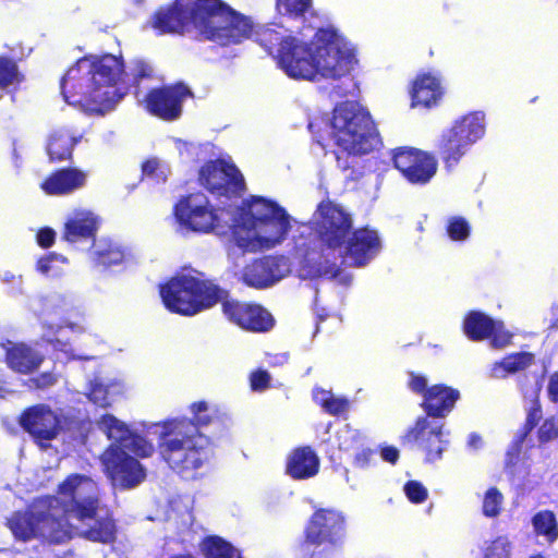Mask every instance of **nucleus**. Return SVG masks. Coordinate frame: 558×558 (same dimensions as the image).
Masks as SVG:
<instances>
[{
	"label": "nucleus",
	"mask_w": 558,
	"mask_h": 558,
	"mask_svg": "<svg viewBox=\"0 0 558 558\" xmlns=\"http://www.w3.org/2000/svg\"><path fill=\"white\" fill-rule=\"evenodd\" d=\"M407 498L413 504H423L428 498L427 488L418 481H409L403 486Z\"/></svg>",
	"instance_id": "864d4df0"
},
{
	"label": "nucleus",
	"mask_w": 558,
	"mask_h": 558,
	"mask_svg": "<svg viewBox=\"0 0 558 558\" xmlns=\"http://www.w3.org/2000/svg\"><path fill=\"white\" fill-rule=\"evenodd\" d=\"M123 74L121 58L112 54L83 57L62 76L61 94L68 104L84 112L104 116L128 93L126 88L116 86Z\"/></svg>",
	"instance_id": "f03ea898"
},
{
	"label": "nucleus",
	"mask_w": 558,
	"mask_h": 558,
	"mask_svg": "<svg viewBox=\"0 0 558 558\" xmlns=\"http://www.w3.org/2000/svg\"><path fill=\"white\" fill-rule=\"evenodd\" d=\"M250 383H251L252 390H255V391L265 390L270 385V375L265 369H257L251 374Z\"/></svg>",
	"instance_id": "6e6d98bb"
},
{
	"label": "nucleus",
	"mask_w": 558,
	"mask_h": 558,
	"mask_svg": "<svg viewBox=\"0 0 558 558\" xmlns=\"http://www.w3.org/2000/svg\"><path fill=\"white\" fill-rule=\"evenodd\" d=\"M303 267L306 270V275L311 278H336L340 272V267L338 266L336 258H323V255L317 259L314 257H307Z\"/></svg>",
	"instance_id": "4c0bfd02"
},
{
	"label": "nucleus",
	"mask_w": 558,
	"mask_h": 558,
	"mask_svg": "<svg viewBox=\"0 0 558 558\" xmlns=\"http://www.w3.org/2000/svg\"><path fill=\"white\" fill-rule=\"evenodd\" d=\"M444 434V423L428 414L416 418L414 425L403 435V441L415 444L422 439Z\"/></svg>",
	"instance_id": "7c9ffc66"
},
{
	"label": "nucleus",
	"mask_w": 558,
	"mask_h": 558,
	"mask_svg": "<svg viewBox=\"0 0 558 558\" xmlns=\"http://www.w3.org/2000/svg\"><path fill=\"white\" fill-rule=\"evenodd\" d=\"M288 271L283 256H264L248 264L242 274V281L252 288L263 289L282 279Z\"/></svg>",
	"instance_id": "6ab92c4d"
},
{
	"label": "nucleus",
	"mask_w": 558,
	"mask_h": 558,
	"mask_svg": "<svg viewBox=\"0 0 558 558\" xmlns=\"http://www.w3.org/2000/svg\"><path fill=\"white\" fill-rule=\"evenodd\" d=\"M519 451H520V444H519V441H515L512 445V447L509 449V451L507 452L509 463H513V459L518 457Z\"/></svg>",
	"instance_id": "774afa93"
},
{
	"label": "nucleus",
	"mask_w": 558,
	"mask_h": 558,
	"mask_svg": "<svg viewBox=\"0 0 558 558\" xmlns=\"http://www.w3.org/2000/svg\"><path fill=\"white\" fill-rule=\"evenodd\" d=\"M331 137L348 156H364L380 143V135L371 114L355 104L337 105L331 117Z\"/></svg>",
	"instance_id": "0eeeda50"
},
{
	"label": "nucleus",
	"mask_w": 558,
	"mask_h": 558,
	"mask_svg": "<svg viewBox=\"0 0 558 558\" xmlns=\"http://www.w3.org/2000/svg\"><path fill=\"white\" fill-rule=\"evenodd\" d=\"M99 217L85 209L74 210L64 222L62 239L69 243L94 240L99 228Z\"/></svg>",
	"instance_id": "a878e982"
},
{
	"label": "nucleus",
	"mask_w": 558,
	"mask_h": 558,
	"mask_svg": "<svg viewBox=\"0 0 558 558\" xmlns=\"http://www.w3.org/2000/svg\"><path fill=\"white\" fill-rule=\"evenodd\" d=\"M131 81L130 86L133 88V94L138 97L141 94V82L143 80H153L155 72L153 65L144 59H134L131 66Z\"/></svg>",
	"instance_id": "79ce46f5"
},
{
	"label": "nucleus",
	"mask_w": 558,
	"mask_h": 558,
	"mask_svg": "<svg viewBox=\"0 0 558 558\" xmlns=\"http://www.w3.org/2000/svg\"><path fill=\"white\" fill-rule=\"evenodd\" d=\"M57 259L56 253H48L37 260L36 268L41 274H48L51 269V263Z\"/></svg>",
	"instance_id": "052dcab7"
},
{
	"label": "nucleus",
	"mask_w": 558,
	"mask_h": 558,
	"mask_svg": "<svg viewBox=\"0 0 558 558\" xmlns=\"http://www.w3.org/2000/svg\"><path fill=\"white\" fill-rule=\"evenodd\" d=\"M31 383L37 389H46L57 383V377L50 372H44L31 378Z\"/></svg>",
	"instance_id": "13d9d810"
},
{
	"label": "nucleus",
	"mask_w": 558,
	"mask_h": 558,
	"mask_svg": "<svg viewBox=\"0 0 558 558\" xmlns=\"http://www.w3.org/2000/svg\"><path fill=\"white\" fill-rule=\"evenodd\" d=\"M194 97L190 86L183 81H178L149 88L142 105L150 116L165 122H174L181 119L184 102Z\"/></svg>",
	"instance_id": "4468645a"
},
{
	"label": "nucleus",
	"mask_w": 558,
	"mask_h": 558,
	"mask_svg": "<svg viewBox=\"0 0 558 558\" xmlns=\"http://www.w3.org/2000/svg\"><path fill=\"white\" fill-rule=\"evenodd\" d=\"M99 428L106 434L112 442L110 445H119L123 449L124 442L130 438L131 429L128 425L119 421L112 414H104L99 422Z\"/></svg>",
	"instance_id": "c9c22d12"
},
{
	"label": "nucleus",
	"mask_w": 558,
	"mask_h": 558,
	"mask_svg": "<svg viewBox=\"0 0 558 558\" xmlns=\"http://www.w3.org/2000/svg\"><path fill=\"white\" fill-rule=\"evenodd\" d=\"M23 76L19 72V66L12 59L0 56V88H7L13 84H19Z\"/></svg>",
	"instance_id": "a18cd8bd"
},
{
	"label": "nucleus",
	"mask_w": 558,
	"mask_h": 558,
	"mask_svg": "<svg viewBox=\"0 0 558 558\" xmlns=\"http://www.w3.org/2000/svg\"><path fill=\"white\" fill-rule=\"evenodd\" d=\"M246 215L256 241L267 248L281 243L291 229L287 210L262 196L252 197Z\"/></svg>",
	"instance_id": "9d476101"
},
{
	"label": "nucleus",
	"mask_w": 558,
	"mask_h": 558,
	"mask_svg": "<svg viewBox=\"0 0 558 558\" xmlns=\"http://www.w3.org/2000/svg\"><path fill=\"white\" fill-rule=\"evenodd\" d=\"M535 362L534 354L530 352H517L496 361L489 367L488 376L494 379H504L509 375L524 371Z\"/></svg>",
	"instance_id": "c756f323"
},
{
	"label": "nucleus",
	"mask_w": 558,
	"mask_h": 558,
	"mask_svg": "<svg viewBox=\"0 0 558 558\" xmlns=\"http://www.w3.org/2000/svg\"><path fill=\"white\" fill-rule=\"evenodd\" d=\"M125 250L113 242H107L95 251L94 263L96 266L108 269L125 262Z\"/></svg>",
	"instance_id": "e433bc0d"
},
{
	"label": "nucleus",
	"mask_w": 558,
	"mask_h": 558,
	"mask_svg": "<svg viewBox=\"0 0 558 558\" xmlns=\"http://www.w3.org/2000/svg\"><path fill=\"white\" fill-rule=\"evenodd\" d=\"M414 445L424 454L425 462L434 463L442 458V453L447 450L449 440L446 438L444 433L430 438L422 439Z\"/></svg>",
	"instance_id": "58836bf2"
},
{
	"label": "nucleus",
	"mask_w": 558,
	"mask_h": 558,
	"mask_svg": "<svg viewBox=\"0 0 558 558\" xmlns=\"http://www.w3.org/2000/svg\"><path fill=\"white\" fill-rule=\"evenodd\" d=\"M315 401L324 411L330 415L338 416L349 409V401L345 398L335 397L330 391L320 389L315 395Z\"/></svg>",
	"instance_id": "a19ab883"
},
{
	"label": "nucleus",
	"mask_w": 558,
	"mask_h": 558,
	"mask_svg": "<svg viewBox=\"0 0 558 558\" xmlns=\"http://www.w3.org/2000/svg\"><path fill=\"white\" fill-rule=\"evenodd\" d=\"M88 400L96 407L106 409L111 405L108 388L101 383H94L87 393Z\"/></svg>",
	"instance_id": "603ef678"
},
{
	"label": "nucleus",
	"mask_w": 558,
	"mask_h": 558,
	"mask_svg": "<svg viewBox=\"0 0 558 558\" xmlns=\"http://www.w3.org/2000/svg\"><path fill=\"white\" fill-rule=\"evenodd\" d=\"M313 230L323 247L338 251L353 230V218L341 205L327 198L317 205Z\"/></svg>",
	"instance_id": "f8f14e48"
},
{
	"label": "nucleus",
	"mask_w": 558,
	"mask_h": 558,
	"mask_svg": "<svg viewBox=\"0 0 558 558\" xmlns=\"http://www.w3.org/2000/svg\"><path fill=\"white\" fill-rule=\"evenodd\" d=\"M468 448L472 451H477L483 448L484 440L481 435L476 433H471L468 437Z\"/></svg>",
	"instance_id": "e2e57ef3"
},
{
	"label": "nucleus",
	"mask_w": 558,
	"mask_h": 558,
	"mask_svg": "<svg viewBox=\"0 0 558 558\" xmlns=\"http://www.w3.org/2000/svg\"><path fill=\"white\" fill-rule=\"evenodd\" d=\"M485 116L481 111L457 118L445 129L438 141V148L446 163L451 168L485 135Z\"/></svg>",
	"instance_id": "1a4fd4ad"
},
{
	"label": "nucleus",
	"mask_w": 558,
	"mask_h": 558,
	"mask_svg": "<svg viewBox=\"0 0 558 558\" xmlns=\"http://www.w3.org/2000/svg\"><path fill=\"white\" fill-rule=\"evenodd\" d=\"M220 286L204 272L179 274L160 284L165 307L182 316H193L218 304Z\"/></svg>",
	"instance_id": "423d86ee"
},
{
	"label": "nucleus",
	"mask_w": 558,
	"mask_h": 558,
	"mask_svg": "<svg viewBox=\"0 0 558 558\" xmlns=\"http://www.w3.org/2000/svg\"><path fill=\"white\" fill-rule=\"evenodd\" d=\"M204 558H242L241 551L218 535L205 536L199 543Z\"/></svg>",
	"instance_id": "473e14b6"
},
{
	"label": "nucleus",
	"mask_w": 558,
	"mask_h": 558,
	"mask_svg": "<svg viewBox=\"0 0 558 558\" xmlns=\"http://www.w3.org/2000/svg\"><path fill=\"white\" fill-rule=\"evenodd\" d=\"M56 240V231L50 227H43L37 231L36 241L43 248H49Z\"/></svg>",
	"instance_id": "4d7b16f0"
},
{
	"label": "nucleus",
	"mask_w": 558,
	"mask_h": 558,
	"mask_svg": "<svg viewBox=\"0 0 558 558\" xmlns=\"http://www.w3.org/2000/svg\"><path fill=\"white\" fill-rule=\"evenodd\" d=\"M99 459L106 477L120 489L134 488L146 478L144 465L119 445H109Z\"/></svg>",
	"instance_id": "dca6fc26"
},
{
	"label": "nucleus",
	"mask_w": 558,
	"mask_h": 558,
	"mask_svg": "<svg viewBox=\"0 0 558 558\" xmlns=\"http://www.w3.org/2000/svg\"><path fill=\"white\" fill-rule=\"evenodd\" d=\"M173 215L182 228L195 233L223 234L231 227L222 222L218 209L199 192L182 196L173 206Z\"/></svg>",
	"instance_id": "9b49d317"
},
{
	"label": "nucleus",
	"mask_w": 558,
	"mask_h": 558,
	"mask_svg": "<svg viewBox=\"0 0 558 558\" xmlns=\"http://www.w3.org/2000/svg\"><path fill=\"white\" fill-rule=\"evenodd\" d=\"M547 392L549 399L558 405V372L549 377Z\"/></svg>",
	"instance_id": "680f3d73"
},
{
	"label": "nucleus",
	"mask_w": 558,
	"mask_h": 558,
	"mask_svg": "<svg viewBox=\"0 0 558 558\" xmlns=\"http://www.w3.org/2000/svg\"><path fill=\"white\" fill-rule=\"evenodd\" d=\"M447 234L452 241H466L471 234L469 221L460 216H452L447 220Z\"/></svg>",
	"instance_id": "49530a36"
},
{
	"label": "nucleus",
	"mask_w": 558,
	"mask_h": 558,
	"mask_svg": "<svg viewBox=\"0 0 558 558\" xmlns=\"http://www.w3.org/2000/svg\"><path fill=\"white\" fill-rule=\"evenodd\" d=\"M81 535L90 542L111 544L117 538V524L111 514L98 518L94 524L84 530Z\"/></svg>",
	"instance_id": "2f4dec72"
},
{
	"label": "nucleus",
	"mask_w": 558,
	"mask_h": 558,
	"mask_svg": "<svg viewBox=\"0 0 558 558\" xmlns=\"http://www.w3.org/2000/svg\"><path fill=\"white\" fill-rule=\"evenodd\" d=\"M532 525L535 534L546 543L551 544L558 538V523L553 511L542 510L535 513Z\"/></svg>",
	"instance_id": "f704fd0d"
},
{
	"label": "nucleus",
	"mask_w": 558,
	"mask_h": 558,
	"mask_svg": "<svg viewBox=\"0 0 558 558\" xmlns=\"http://www.w3.org/2000/svg\"><path fill=\"white\" fill-rule=\"evenodd\" d=\"M522 390L527 407V417L525 425L526 427L532 429L542 417V410L538 403L541 384L538 383V380H535L534 385L531 388H523Z\"/></svg>",
	"instance_id": "ea45409f"
},
{
	"label": "nucleus",
	"mask_w": 558,
	"mask_h": 558,
	"mask_svg": "<svg viewBox=\"0 0 558 558\" xmlns=\"http://www.w3.org/2000/svg\"><path fill=\"white\" fill-rule=\"evenodd\" d=\"M409 386L412 391L424 395L427 390V379L424 376L411 374Z\"/></svg>",
	"instance_id": "bf43d9fd"
},
{
	"label": "nucleus",
	"mask_w": 558,
	"mask_h": 558,
	"mask_svg": "<svg viewBox=\"0 0 558 558\" xmlns=\"http://www.w3.org/2000/svg\"><path fill=\"white\" fill-rule=\"evenodd\" d=\"M218 303L225 318L239 328L256 333L269 331L275 326V318L260 304L240 301L220 287Z\"/></svg>",
	"instance_id": "2eb2a0df"
},
{
	"label": "nucleus",
	"mask_w": 558,
	"mask_h": 558,
	"mask_svg": "<svg viewBox=\"0 0 558 558\" xmlns=\"http://www.w3.org/2000/svg\"><path fill=\"white\" fill-rule=\"evenodd\" d=\"M189 417L167 420L162 425L158 451L167 465L182 480H195L197 471L209 460L208 444L201 428L213 422L208 403L204 400L190 405Z\"/></svg>",
	"instance_id": "7ed1b4c3"
},
{
	"label": "nucleus",
	"mask_w": 558,
	"mask_h": 558,
	"mask_svg": "<svg viewBox=\"0 0 558 558\" xmlns=\"http://www.w3.org/2000/svg\"><path fill=\"white\" fill-rule=\"evenodd\" d=\"M315 28L317 29L316 35H337V28L329 23L326 25H317Z\"/></svg>",
	"instance_id": "0e129e2a"
},
{
	"label": "nucleus",
	"mask_w": 558,
	"mask_h": 558,
	"mask_svg": "<svg viewBox=\"0 0 558 558\" xmlns=\"http://www.w3.org/2000/svg\"><path fill=\"white\" fill-rule=\"evenodd\" d=\"M487 339L490 340L492 348L500 350L511 343L512 333L505 328L502 322L495 320Z\"/></svg>",
	"instance_id": "8fccbe9b"
},
{
	"label": "nucleus",
	"mask_w": 558,
	"mask_h": 558,
	"mask_svg": "<svg viewBox=\"0 0 558 558\" xmlns=\"http://www.w3.org/2000/svg\"><path fill=\"white\" fill-rule=\"evenodd\" d=\"M154 29L161 33L211 34L234 32L238 35L264 32L245 16L221 0H175L174 5L162 8L151 19Z\"/></svg>",
	"instance_id": "20e7f679"
},
{
	"label": "nucleus",
	"mask_w": 558,
	"mask_h": 558,
	"mask_svg": "<svg viewBox=\"0 0 558 558\" xmlns=\"http://www.w3.org/2000/svg\"><path fill=\"white\" fill-rule=\"evenodd\" d=\"M197 181L216 197H240L246 189L244 177L239 168L222 158L205 161L198 170Z\"/></svg>",
	"instance_id": "ddd939ff"
},
{
	"label": "nucleus",
	"mask_w": 558,
	"mask_h": 558,
	"mask_svg": "<svg viewBox=\"0 0 558 558\" xmlns=\"http://www.w3.org/2000/svg\"><path fill=\"white\" fill-rule=\"evenodd\" d=\"M410 95L412 108L437 106L444 95L441 77L434 72L418 74L412 83Z\"/></svg>",
	"instance_id": "393cba45"
},
{
	"label": "nucleus",
	"mask_w": 558,
	"mask_h": 558,
	"mask_svg": "<svg viewBox=\"0 0 558 558\" xmlns=\"http://www.w3.org/2000/svg\"><path fill=\"white\" fill-rule=\"evenodd\" d=\"M312 0H277V10L281 14L301 16L311 7Z\"/></svg>",
	"instance_id": "3c124183"
},
{
	"label": "nucleus",
	"mask_w": 558,
	"mask_h": 558,
	"mask_svg": "<svg viewBox=\"0 0 558 558\" xmlns=\"http://www.w3.org/2000/svg\"><path fill=\"white\" fill-rule=\"evenodd\" d=\"M459 397L458 390L442 385H434L425 391L422 407L432 417H445L451 412Z\"/></svg>",
	"instance_id": "cd10ccee"
},
{
	"label": "nucleus",
	"mask_w": 558,
	"mask_h": 558,
	"mask_svg": "<svg viewBox=\"0 0 558 558\" xmlns=\"http://www.w3.org/2000/svg\"><path fill=\"white\" fill-rule=\"evenodd\" d=\"M268 56L293 80L341 81L360 65V51L348 37H256Z\"/></svg>",
	"instance_id": "f257e3e1"
},
{
	"label": "nucleus",
	"mask_w": 558,
	"mask_h": 558,
	"mask_svg": "<svg viewBox=\"0 0 558 558\" xmlns=\"http://www.w3.org/2000/svg\"><path fill=\"white\" fill-rule=\"evenodd\" d=\"M494 319L482 312H471L463 322L464 333L473 341L485 340L488 338L492 328H494Z\"/></svg>",
	"instance_id": "72a5a7b5"
},
{
	"label": "nucleus",
	"mask_w": 558,
	"mask_h": 558,
	"mask_svg": "<svg viewBox=\"0 0 558 558\" xmlns=\"http://www.w3.org/2000/svg\"><path fill=\"white\" fill-rule=\"evenodd\" d=\"M378 234L368 228L353 229L341 248L340 256L350 259L349 266H365L378 252Z\"/></svg>",
	"instance_id": "aec40b11"
},
{
	"label": "nucleus",
	"mask_w": 558,
	"mask_h": 558,
	"mask_svg": "<svg viewBox=\"0 0 558 558\" xmlns=\"http://www.w3.org/2000/svg\"><path fill=\"white\" fill-rule=\"evenodd\" d=\"M399 458V450L396 447L386 446V461L396 463Z\"/></svg>",
	"instance_id": "69168bd1"
},
{
	"label": "nucleus",
	"mask_w": 558,
	"mask_h": 558,
	"mask_svg": "<svg viewBox=\"0 0 558 558\" xmlns=\"http://www.w3.org/2000/svg\"><path fill=\"white\" fill-rule=\"evenodd\" d=\"M344 538V517L336 510L320 508L311 515L294 553L296 558H317L340 548Z\"/></svg>",
	"instance_id": "6e6552de"
},
{
	"label": "nucleus",
	"mask_w": 558,
	"mask_h": 558,
	"mask_svg": "<svg viewBox=\"0 0 558 558\" xmlns=\"http://www.w3.org/2000/svg\"><path fill=\"white\" fill-rule=\"evenodd\" d=\"M4 351V363L14 373L28 375L43 364L45 357L35 348L23 341L4 339L0 342Z\"/></svg>",
	"instance_id": "4be33fe9"
},
{
	"label": "nucleus",
	"mask_w": 558,
	"mask_h": 558,
	"mask_svg": "<svg viewBox=\"0 0 558 558\" xmlns=\"http://www.w3.org/2000/svg\"><path fill=\"white\" fill-rule=\"evenodd\" d=\"M7 526L21 542L38 538L39 512L19 510L14 511L7 520Z\"/></svg>",
	"instance_id": "c85d7f7f"
},
{
	"label": "nucleus",
	"mask_w": 558,
	"mask_h": 558,
	"mask_svg": "<svg viewBox=\"0 0 558 558\" xmlns=\"http://www.w3.org/2000/svg\"><path fill=\"white\" fill-rule=\"evenodd\" d=\"M123 450H129L141 458H148L154 452V446L145 437L131 432L130 438L123 445Z\"/></svg>",
	"instance_id": "de8ad7c7"
},
{
	"label": "nucleus",
	"mask_w": 558,
	"mask_h": 558,
	"mask_svg": "<svg viewBox=\"0 0 558 558\" xmlns=\"http://www.w3.org/2000/svg\"><path fill=\"white\" fill-rule=\"evenodd\" d=\"M558 437V422L555 417L546 418L538 429V440L548 442Z\"/></svg>",
	"instance_id": "5fc2aeb1"
},
{
	"label": "nucleus",
	"mask_w": 558,
	"mask_h": 558,
	"mask_svg": "<svg viewBox=\"0 0 558 558\" xmlns=\"http://www.w3.org/2000/svg\"><path fill=\"white\" fill-rule=\"evenodd\" d=\"M502 505V494L496 487H490L484 493L482 513L486 518H496L500 514Z\"/></svg>",
	"instance_id": "c03bdc74"
},
{
	"label": "nucleus",
	"mask_w": 558,
	"mask_h": 558,
	"mask_svg": "<svg viewBox=\"0 0 558 558\" xmlns=\"http://www.w3.org/2000/svg\"><path fill=\"white\" fill-rule=\"evenodd\" d=\"M17 424L38 447L47 449L63 430V416L50 405L37 403L20 413Z\"/></svg>",
	"instance_id": "f3484780"
},
{
	"label": "nucleus",
	"mask_w": 558,
	"mask_h": 558,
	"mask_svg": "<svg viewBox=\"0 0 558 558\" xmlns=\"http://www.w3.org/2000/svg\"><path fill=\"white\" fill-rule=\"evenodd\" d=\"M395 168L410 182L425 184L437 171L435 157L415 148L400 147L391 151Z\"/></svg>",
	"instance_id": "a211bd4d"
},
{
	"label": "nucleus",
	"mask_w": 558,
	"mask_h": 558,
	"mask_svg": "<svg viewBox=\"0 0 558 558\" xmlns=\"http://www.w3.org/2000/svg\"><path fill=\"white\" fill-rule=\"evenodd\" d=\"M511 553L512 543L504 535L485 542L483 546V558H510Z\"/></svg>",
	"instance_id": "37998d69"
},
{
	"label": "nucleus",
	"mask_w": 558,
	"mask_h": 558,
	"mask_svg": "<svg viewBox=\"0 0 558 558\" xmlns=\"http://www.w3.org/2000/svg\"><path fill=\"white\" fill-rule=\"evenodd\" d=\"M338 449L352 457L355 469H367L377 461V449L365 444V439L354 429L343 428L336 433Z\"/></svg>",
	"instance_id": "5701e85b"
},
{
	"label": "nucleus",
	"mask_w": 558,
	"mask_h": 558,
	"mask_svg": "<svg viewBox=\"0 0 558 558\" xmlns=\"http://www.w3.org/2000/svg\"><path fill=\"white\" fill-rule=\"evenodd\" d=\"M83 136V132L71 125L52 129L47 135L45 145L48 160L52 163L71 162L74 149L82 142Z\"/></svg>",
	"instance_id": "412c9836"
},
{
	"label": "nucleus",
	"mask_w": 558,
	"mask_h": 558,
	"mask_svg": "<svg viewBox=\"0 0 558 558\" xmlns=\"http://www.w3.org/2000/svg\"><path fill=\"white\" fill-rule=\"evenodd\" d=\"M336 162H337V167L342 170V171H347L349 169H352L353 167L350 165L348 158H343L341 157L338 153H336Z\"/></svg>",
	"instance_id": "338daca9"
},
{
	"label": "nucleus",
	"mask_w": 558,
	"mask_h": 558,
	"mask_svg": "<svg viewBox=\"0 0 558 558\" xmlns=\"http://www.w3.org/2000/svg\"><path fill=\"white\" fill-rule=\"evenodd\" d=\"M319 458L310 446L294 448L286 461V474L301 481L315 476L319 471Z\"/></svg>",
	"instance_id": "bb28decb"
},
{
	"label": "nucleus",
	"mask_w": 558,
	"mask_h": 558,
	"mask_svg": "<svg viewBox=\"0 0 558 558\" xmlns=\"http://www.w3.org/2000/svg\"><path fill=\"white\" fill-rule=\"evenodd\" d=\"M142 178L149 179L156 183L166 182L167 173L156 157H150L142 163Z\"/></svg>",
	"instance_id": "09e8293b"
},
{
	"label": "nucleus",
	"mask_w": 558,
	"mask_h": 558,
	"mask_svg": "<svg viewBox=\"0 0 558 558\" xmlns=\"http://www.w3.org/2000/svg\"><path fill=\"white\" fill-rule=\"evenodd\" d=\"M86 182L87 172L75 167H63L50 172L39 186L47 195L63 196L83 189Z\"/></svg>",
	"instance_id": "b1692460"
},
{
	"label": "nucleus",
	"mask_w": 558,
	"mask_h": 558,
	"mask_svg": "<svg viewBox=\"0 0 558 558\" xmlns=\"http://www.w3.org/2000/svg\"><path fill=\"white\" fill-rule=\"evenodd\" d=\"M54 499L62 508L64 517H56L50 512H39L38 538L50 544H62L70 541L73 526L65 517L72 515L78 521L96 518L99 498L96 484L86 475L70 474L58 486Z\"/></svg>",
	"instance_id": "39448f33"
}]
</instances>
